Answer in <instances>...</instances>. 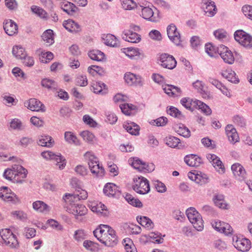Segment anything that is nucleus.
<instances>
[{"label":"nucleus","mask_w":252,"mask_h":252,"mask_svg":"<svg viewBox=\"0 0 252 252\" xmlns=\"http://www.w3.org/2000/svg\"><path fill=\"white\" fill-rule=\"evenodd\" d=\"M187 216L194 228L197 231H202L204 228L201 216L194 208L190 207L186 210Z\"/></svg>","instance_id":"f257e3e1"},{"label":"nucleus","mask_w":252,"mask_h":252,"mask_svg":"<svg viewBox=\"0 0 252 252\" xmlns=\"http://www.w3.org/2000/svg\"><path fill=\"white\" fill-rule=\"evenodd\" d=\"M84 157L88 160L90 169L93 174L97 177H102L104 175V169L100 164H96L95 166H91L93 162L98 161L97 158L92 152H86Z\"/></svg>","instance_id":"f03ea898"},{"label":"nucleus","mask_w":252,"mask_h":252,"mask_svg":"<svg viewBox=\"0 0 252 252\" xmlns=\"http://www.w3.org/2000/svg\"><path fill=\"white\" fill-rule=\"evenodd\" d=\"M132 186L133 190L140 194H147L150 190L148 180L143 177L135 178Z\"/></svg>","instance_id":"7ed1b4c3"},{"label":"nucleus","mask_w":252,"mask_h":252,"mask_svg":"<svg viewBox=\"0 0 252 252\" xmlns=\"http://www.w3.org/2000/svg\"><path fill=\"white\" fill-rule=\"evenodd\" d=\"M99 242L108 247H114L118 242V237L116 231L111 227L109 228L107 233H105L103 239L99 240Z\"/></svg>","instance_id":"20e7f679"},{"label":"nucleus","mask_w":252,"mask_h":252,"mask_svg":"<svg viewBox=\"0 0 252 252\" xmlns=\"http://www.w3.org/2000/svg\"><path fill=\"white\" fill-rule=\"evenodd\" d=\"M234 38L242 46L251 48L252 47V36L242 30H238L235 32Z\"/></svg>","instance_id":"39448f33"},{"label":"nucleus","mask_w":252,"mask_h":252,"mask_svg":"<svg viewBox=\"0 0 252 252\" xmlns=\"http://www.w3.org/2000/svg\"><path fill=\"white\" fill-rule=\"evenodd\" d=\"M232 243L234 247L238 251L242 252H248L252 247L251 241L247 238H241L234 236Z\"/></svg>","instance_id":"423d86ee"},{"label":"nucleus","mask_w":252,"mask_h":252,"mask_svg":"<svg viewBox=\"0 0 252 252\" xmlns=\"http://www.w3.org/2000/svg\"><path fill=\"white\" fill-rule=\"evenodd\" d=\"M72 203L70 202V205L66 207V211L74 215L76 219L81 220L79 217L87 214V209L83 205Z\"/></svg>","instance_id":"0eeeda50"},{"label":"nucleus","mask_w":252,"mask_h":252,"mask_svg":"<svg viewBox=\"0 0 252 252\" xmlns=\"http://www.w3.org/2000/svg\"><path fill=\"white\" fill-rule=\"evenodd\" d=\"M159 64L164 68L173 69L176 66L177 62L173 56L168 54H161L158 58Z\"/></svg>","instance_id":"6e6552de"},{"label":"nucleus","mask_w":252,"mask_h":252,"mask_svg":"<svg viewBox=\"0 0 252 252\" xmlns=\"http://www.w3.org/2000/svg\"><path fill=\"white\" fill-rule=\"evenodd\" d=\"M42 157L47 160H54L57 162V165L59 166L60 169H63L66 162L65 159L60 154L56 155L51 151H44L41 153Z\"/></svg>","instance_id":"1a4fd4ad"},{"label":"nucleus","mask_w":252,"mask_h":252,"mask_svg":"<svg viewBox=\"0 0 252 252\" xmlns=\"http://www.w3.org/2000/svg\"><path fill=\"white\" fill-rule=\"evenodd\" d=\"M88 197V192L82 189L77 190V192L73 194H65L63 199L66 202L75 203L80 200H85Z\"/></svg>","instance_id":"9d476101"},{"label":"nucleus","mask_w":252,"mask_h":252,"mask_svg":"<svg viewBox=\"0 0 252 252\" xmlns=\"http://www.w3.org/2000/svg\"><path fill=\"white\" fill-rule=\"evenodd\" d=\"M0 235L5 244L10 248H15L16 237L13 232L8 228L3 229L0 231Z\"/></svg>","instance_id":"9b49d317"},{"label":"nucleus","mask_w":252,"mask_h":252,"mask_svg":"<svg viewBox=\"0 0 252 252\" xmlns=\"http://www.w3.org/2000/svg\"><path fill=\"white\" fill-rule=\"evenodd\" d=\"M166 31L170 40L176 45H180L181 44L182 40L181 35L177 31L176 26L173 24H171L167 26Z\"/></svg>","instance_id":"f8f14e48"},{"label":"nucleus","mask_w":252,"mask_h":252,"mask_svg":"<svg viewBox=\"0 0 252 252\" xmlns=\"http://www.w3.org/2000/svg\"><path fill=\"white\" fill-rule=\"evenodd\" d=\"M212 227L217 231L223 233L226 235L231 234L233 232L232 227L227 223L219 220H214L211 222Z\"/></svg>","instance_id":"ddd939ff"},{"label":"nucleus","mask_w":252,"mask_h":252,"mask_svg":"<svg viewBox=\"0 0 252 252\" xmlns=\"http://www.w3.org/2000/svg\"><path fill=\"white\" fill-rule=\"evenodd\" d=\"M218 52L225 63L230 64L234 63V57L233 55L227 47L224 45L221 46L218 49Z\"/></svg>","instance_id":"4468645a"},{"label":"nucleus","mask_w":252,"mask_h":252,"mask_svg":"<svg viewBox=\"0 0 252 252\" xmlns=\"http://www.w3.org/2000/svg\"><path fill=\"white\" fill-rule=\"evenodd\" d=\"M124 79L129 86H142L143 85L141 77L131 72L126 73L124 75Z\"/></svg>","instance_id":"2eb2a0df"},{"label":"nucleus","mask_w":252,"mask_h":252,"mask_svg":"<svg viewBox=\"0 0 252 252\" xmlns=\"http://www.w3.org/2000/svg\"><path fill=\"white\" fill-rule=\"evenodd\" d=\"M25 105L32 111L44 112L45 111L44 105L35 98H31L29 101L25 102Z\"/></svg>","instance_id":"dca6fc26"},{"label":"nucleus","mask_w":252,"mask_h":252,"mask_svg":"<svg viewBox=\"0 0 252 252\" xmlns=\"http://www.w3.org/2000/svg\"><path fill=\"white\" fill-rule=\"evenodd\" d=\"M131 165L136 169L141 172H150L153 170L154 165H151L147 164L146 163L143 162L137 158H133Z\"/></svg>","instance_id":"f3484780"},{"label":"nucleus","mask_w":252,"mask_h":252,"mask_svg":"<svg viewBox=\"0 0 252 252\" xmlns=\"http://www.w3.org/2000/svg\"><path fill=\"white\" fill-rule=\"evenodd\" d=\"M147 4V3H146L145 6L140 5L142 17L149 21L156 22L158 21L157 18L154 15L153 9L149 5L146 6Z\"/></svg>","instance_id":"a211bd4d"},{"label":"nucleus","mask_w":252,"mask_h":252,"mask_svg":"<svg viewBox=\"0 0 252 252\" xmlns=\"http://www.w3.org/2000/svg\"><path fill=\"white\" fill-rule=\"evenodd\" d=\"M225 132L230 143L234 144L239 141L238 134L233 126L228 125L225 127Z\"/></svg>","instance_id":"6ab92c4d"},{"label":"nucleus","mask_w":252,"mask_h":252,"mask_svg":"<svg viewBox=\"0 0 252 252\" xmlns=\"http://www.w3.org/2000/svg\"><path fill=\"white\" fill-rule=\"evenodd\" d=\"M122 37L125 41L131 43H138L141 40V36L139 34L130 31H124Z\"/></svg>","instance_id":"aec40b11"},{"label":"nucleus","mask_w":252,"mask_h":252,"mask_svg":"<svg viewBox=\"0 0 252 252\" xmlns=\"http://www.w3.org/2000/svg\"><path fill=\"white\" fill-rule=\"evenodd\" d=\"M63 25L66 30L72 33H76L81 31V27L80 25L71 19L64 21Z\"/></svg>","instance_id":"412c9836"},{"label":"nucleus","mask_w":252,"mask_h":252,"mask_svg":"<svg viewBox=\"0 0 252 252\" xmlns=\"http://www.w3.org/2000/svg\"><path fill=\"white\" fill-rule=\"evenodd\" d=\"M185 162L189 166L197 167L202 163V158L195 155H187L184 158Z\"/></svg>","instance_id":"4be33fe9"},{"label":"nucleus","mask_w":252,"mask_h":252,"mask_svg":"<svg viewBox=\"0 0 252 252\" xmlns=\"http://www.w3.org/2000/svg\"><path fill=\"white\" fill-rule=\"evenodd\" d=\"M213 201L216 206L222 209H227L228 204L224 200L222 194L216 193L214 195Z\"/></svg>","instance_id":"5701e85b"},{"label":"nucleus","mask_w":252,"mask_h":252,"mask_svg":"<svg viewBox=\"0 0 252 252\" xmlns=\"http://www.w3.org/2000/svg\"><path fill=\"white\" fill-rule=\"evenodd\" d=\"M90 208L93 212L101 214L103 216H107L108 214L106 207L101 202H92L90 205Z\"/></svg>","instance_id":"b1692460"},{"label":"nucleus","mask_w":252,"mask_h":252,"mask_svg":"<svg viewBox=\"0 0 252 252\" xmlns=\"http://www.w3.org/2000/svg\"><path fill=\"white\" fill-rule=\"evenodd\" d=\"M102 39L104 43L107 46L114 47L119 46V42L117 38L113 34H103Z\"/></svg>","instance_id":"393cba45"},{"label":"nucleus","mask_w":252,"mask_h":252,"mask_svg":"<svg viewBox=\"0 0 252 252\" xmlns=\"http://www.w3.org/2000/svg\"><path fill=\"white\" fill-rule=\"evenodd\" d=\"M37 144L42 147L51 148L54 145V140L49 135H41L38 138Z\"/></svg>","instance_id":"a878e982"},{"label":"nucleus","mask_w":252,"mask_h":252,"mask_svg":"<svg viewBox=\"0 0 252 252\" xmlns=\"http://www.w3.org/2000/svg\"><path fill=\"white\" fill-rule=\"evenodd\" d=\"M221 74L224 78L232 83L236 84L239 82L238 78L236 77L235 72L230 68L222 70Z\"/></svg>","instance_id":"bb28decb"},{"label":"nucleus","mask_w":252,"mask_h":252,"mask_svg":"<svg viewBox=\"0 0 252 252\" xmlns=\"http://www.w3.org/2000/svg\"><path fill=\"white\" fill-rule=\"evenodd\" d=\"M197 99L193 100L190 98H183L181 100V103L187 109L193 111L195 108H197Z\"/></svg>","instance_id":"cd10ccee"},{"label":"nucleus","mask_w":252,"mask_h":252,"mask_svg":"<svg viewBox=\"0 0 252 252\" xmlns=\"http://www.w3.org/2000/svg\"><path fill=\"white\" fill-rule=\"evenodd\" d=\"M28 174L27 170L21 165H17V184H22Z\"/></svg>","instance_id":"c85d7f7f"},{"label":"nucleus","mask_w":252,"mask_h":252,"mask_svg":"<svg viewBox=\"0 0 252 252\" xmlns=\"http://www.w3.org/2000/svg\"><path fill=\"white\" fill-rule=\"evenodd\" d=\"M111 228V227L109 226V225L100 224L98 227L94 230V235L99 241V240L103 239L105 232L106 231V233H107L108 230Z\"/></svg>","instance_id":"c756f323"},{"label":"nucleus","mask_w":252,"mask_h":252,"mask_svg":"<svg viewBox=\"0 0 252 252\" xmlns=\"http://www.w3.org/2000/svg\"><path fill=\"white\" fill-rule=\"evenodd\" d=\"M3 29L6 34L12 36L16 33V23L11 20H7L4 23Z\"/></svg>","instance_id":"7c9ffc66"},{"label":"nucleus","mask_w":252,"mask_h":252,"mask_svg":"<svg viewBox=\"0 0 252 252\" xmlns=\"http://www.w3.org/2000/svg\"><path fill=\"white\" fill-rule=\"evenodd\" d=\"M103 192L108 196L113 197L118 192V190L117 186L115 184L107 183L104 187Z\"/></svg>","instance_id":"2f4dec72"},{"label":"nucleus","mask_w":252,"mask_h":252,"mask_svg":"<svg viewBox=\"0 0 252 252\" xmlns=\"http://www.w3.org/2000/svg\"><path fill=\"white\" fill-rule=\"evenodd\" d=\"M231 169L235 176L244 178L246 175V171L242 165L239 163H235L231 166Z\"/></svg>","instance_id":"473e14b6"},{"label":"nucleus","mask_w":252,"mask_h":252,"mask_svg":"<svg viewBox=\"0 0 252 252\" xmlns=\"http://www.w3.org/2000/svg\"><path fill=\"white\" fill-rule=\"evenodd\" d=\"M137 220L138 222L142 226L151 229L154 227V224L153 221L149 218L145 216L137 217Z\"/></svg>","instance_id":"72a5a7b5"},{"label":"nucleus","mask_w":252,"mask_h":252,"mask_svg":"<svg viewBox=\"0 0 252 252\" xmlns=\"http://www.w3.org/2000/svg\"><path fill=\"white\" fill-rule=\"evenodd\" d=\"M61 8L69 15H74L77 9V7L72 3L67 2L61 5Z\"/></svg>","instance_id":"f704fd0d"},{"label":"nucleus","mask_w":252,"mask_h":252,"mask_svg":"<svg viewBox=\"0 0 252 252\" xmlns=\"http://www.w3.org/2000/svg\"><path fill=\"white\" fill-rule=\"evenodd\" d=\"M34 210L41 213L47 212L49 211V207L44 202L36 201L32 203Z\"/></svg>","instance_id":"c9c22d12"},{"label":"nucleus","mask_w":252,"mask_h":252,"mask_svg":"<svg viewBox=\"0 0 252 252\" xmlns=\"http://www.w3.org/2000/svg\"><path fill=\"white\" fill-rule=\"evenodd\" d=\"M10 189L6 187H3L1 188L0 190V197L4 201L7 202L14 201L13 197L10 194L9 191Z\"/></svg>","instance_id":"e433bc0d"},{"label":"nucleus","mask_w":252,"mask_h":252,"mask_svg":"<svg viewBox=\"0 0 252 252\" xmlns=\"http://www.w3.org/2000/svg\"><path fill=\"white\" fill-rule=\"evenodd\" d=\"M123 126L131 135H136L139 134V127L134 123L125 124Z\"/></svg>","instance_id":"4c0bfd02"},{"label":"nucleus","mask_w":252,"mask_h":252,"mask_svg":"<svg viewBox=\"0 0 252 252\" xmlns=\"http://www.w3.org/2000/svg\"><path fill=\"white\" fill-rule=\"evenodd\" d=\"M88 56L93 60L96 61H102L104 57V54L98 50H93L88 53Z\"/></svg>","instance_id":"58836bf2"},{"label":"nucleus","mask_w":252,"mask_h":252,"mask_svg":"<svg viewBox=\"0 0 252 252\" xmlns=\"http://www.w3.org/2000/svg\"><path fill=\"white\" fill-rule=\"evenodd\" d=\"M165 141L166 144L171 148H178V149L180 148V140L176 137L172 136L167 137Z\"/></svg>","instance_id":"ea45409f"},{"label":"nucleus","mask_w":252,"mask_h":252,"mask_svg":"<svg viewBox=\"0 0 252 252\" xmlns=\"http://www.w3.org/2000/svg\"><path fill=\"white\" fill-rule=\"evenodd\" d=\"M64 139L66 142L70 144L79 145V141L77 137L71 131H66L64 133Z\"/></svg>","instance_id":"a19ab883"},{"label":"nucleus","mask_w":252,"mask_h":252,"mask_svg":"<svg viewBox=\"0 0 252 252\" xmlns=\"http://www.w3.org/2000/svg\"><path fill=\"white\" fill-rule=\"evenodd\" d=\"M193 87L198 90V92L202 95L203 97L208 96L207 92L205 90L204 84L201 81L197 80L193 83Z\"/></svg>","instance_id":"79ce46f5"},{"label":"nucleus","mask_w":252,"mask_h":252,"mask_svg":"<svg viewBox=\"0 0 252 252\" xmlns=\"http://www.w3.org/2000/svg\"><path fill=\"white\" fill-rule=\"evenodd\" d=\"M175 130L180 135L188 138L190 136V131L189 129L184 125L180 124L175 127Z\"/></svg>","instance_id":"37998d69"},{"label":"nucleus","mask_w":252,"mask_h":252,"mask_svg":"<svg viewBox=\"0 0 252 252\" xmlns=\"http://www.w3.org/2000/svg\"><path fill=\"white\" fill-rule=\"evenodd\" d=\"M41 85L43 87L53 91L57 90L58 88V84L55 81L47 78L42 80Z\"/></svg>","instance_id":"c03bdc74"},{"label":"nucleus","mask_w":252,"mask_h":252,"mask_svg":"<svg viewBox=\"0 0 252 252\" xmlns=\"http://www.w3.org/2000/svg\"><path fill=\"white\" fill-rule=\"evenodd\" d=\"M216 11L217 8L214 2L209 1L206 3V7L204 9L206 16L212 17L216 13Z\"/></svg>","instance_id":"a18cd8bd"},{"label":"nucleus","mask_w":252,"mask_h":252,"mask_svg":"<svg viewBox=\"0 0 252 252\" xmlns=\"http://www.w3.org/2000/svg\"><path fill=\"white\" fill-rule=\"evenodd\" d=\"M53 35V31L52 30L49 29L43 32L42 38L44 41L50 45L54 42Z\"/></svg>","instance_id":"49530a36"},{"label":"nucleus","mask_w":252,"mask_h":252,"mask_svg":"<svg viewBox=\"0 0 252 252\" xmlns=\"http://www.w3.org/2000/svg\"><path fill=\"white\" fill-rule=\"evenodd\" d=\"M126 252H137L131 240L128 238L124 239L123 242Z\"/></svg>","instance_id":"de8ad7c7"},{"label":"nucleus","mask_w":252,"mask_h":252,"mask_svg":"<svg viewBox=\"0 0 252 252\" xmlns=\"http://www.w3.org/2000/svg\"><path fill=\"white\" fill-rule=\"evenodd\" d=\"M196 103H197V108L200 109L205 115H210L211 114V109L205 103L198 100H197Z\"/></svg>","instance_id":"09e8293b"},{"label":"nucleus","mask_w":252,"mask_h":252,"mask_svg":"<svg viewBox=\"0 0 252 252\" xmlns=\"http://www.w3.org/2000/svg\"><path fill=\"white\" fill-rule=\"evenodd\" d=\"M205 52L211 57H215L218 56L217 51L218 50L215 46H213L211 43L206 44L205 46Z\"/></svg>","instance_id":"8fccbe9b"},{"label":"nucleus","mask_w":252,"mask_h":252,"mask_svg":"<svg viewBox=\"0 0 252 252\" xmlns=\"http://www.w3.org/2000/svg\"><path fill=\"white\" fill-rule=\"evenodd\" d=\"M122 112L126 115H130L131 111L135 109V106L131 104L124 103L120 105Z\"/></svg>","instance_id":"3c124183"},{"label":"nucleus","mask_w":252,"mask_h":252,"mask_svg":"<svg viewBox=\"0 0 252 252\" xmlns=\"http://www.w3.org/2000/svg\"><path fill=\"white\" fill-rule=\"evenodd\" d=\"M31 10L33 13L40 18H46L47 12L42 8L35 5H33L31 7Z\"/></svg>","instance_id":"603ef678"},{"label":"nucleus","mask_w":252,"mask_h":252,"mask_svg":"<svg viewBox=\"0 0 252 252\" xmlns=\"http://www.w3.org/2000/svg\"><path fill=\"white\" fill-rule=\"evenodd\" d=\"M123 8L126 10H131L136 7V3L133 0H121Z\"/></svg>","instance_id":"864d4df0"},{"label":"nucleus","mask_w":252,"mask_h":252,"mask_svg":"<svg viewBox=\"0 0 252 252\" xmlns=\"http://www.w3.org/2000/svg\"><path fill=\"white\" fill-rule=\"evenodd\" d=\"M36 232L34 228L26 227L24 229L23 234L26 238L30 239L35 236Z\"/></svg>","instance_id":"5fc2aeb1"},{"label":"nucleus","mask_w":252,"mask_h":252,"mask_svg":"<svg viewBox=\"0 0 252 252\" xmlns=\"http://www.w3.org/2000/svg\"><path fill=\"white\" fill-rule=\"evenodd\" d=\"M153 185L158 192L163 193L165 192L166 190V187L164 184L158 180H155L153 181Z\"/></svg>","instance_id":"6e6d98bb"},{"label":"nucleus","mask_w":252,"mask_h":252,"mask_svg":"<svg viewBox=\"0 0 252 252\" xmlns=\"http://www.w3.org/2000/svg\"><path fill=\"white\" fill-rule=\"evenodd\" d=\"M80 135L85 141L89 143L93 142L94 139V135L88 130L83 131Z\"/></svg>","instance_id":"4d7b16f0"},{"label":"nucleus","mask_w":252,"mask_h":252,"mask_svg":"<svg viewBox=\"0 0 252 252\" xmlns=\"http://www.w3.org/2000/svg\"><path fill=\"white\" fill-rule=\"evenodd\" d=\"M53 54L50 52L42 53L41 56L40 57V61L43 63H47L53 59Z\"/></svg>","instance_id":"13d9d810"},{"label":"nucleus","mask_w":252,"mask_h":252,"mask_svg":"<svg viewBox=\"0 0 252 252\" xmlns=\"http://www.w3.org/2000/svg\"><path fill=\"white\" fill-rule=\"evenodd\" d=\"M76 84L78 86L84 87L87 85L88 80L86 76L79 75L75 79Z\"/></svg>","instance_id":"bf43d9fd"},{"label":"nucleus","mask_w":252,"mask_h":252,"mask_svg":"<svg viewBox=\"0 0 252 252\" xmlns=\"http://www.w3.org/2000/svg\"><path fill=\"white\" fill-rule=\"evenodd\" d=\"M88 71L93 76H94L96 74L101 75L103 72L102 69L100 66L97 65H92L88 67Z\"/></svg>","instance_id":"052dcab7"},{"label":"nucleus","mask_w":252,"mask_h":252,"mask_svg":"<svg viewBox=\"0 0 252 252\" xmlns=\"http://www.w3.org/2000/svg\"><path fill=\"white\" fill-rule=\"evenodd\" d=\"M150 237L158 244L162 243L163 239L161 236V234L158 232H151L149 235Z\"/></svg>","instance_id":"680f3d73"},{"label":"nucleus","mask_w":252,"mask_h":252,"mask_svg":"<svg viewBox=\"0 0 252 252\" xmlns=\"http://www.w3.org/2000/svg\"><path fill=\"white\" fill-rule=\"evenodd\" d=\"M214 247L219 251H222L227 248V245L224 241L220 239L216 240L214 242Z\"/></svg>","instance_id":"e2e57ef3"},{"label":"nucleus","mask_w":252,"mask_h":252,"mask_svg":"<svg viewBox=\"0 0 252 252\" xmlns=\"http://www.w3.org/2000/svg\"><path fill=\"white\" fill-rule=\"evenodd\" d=\"M129 58L132 59L136 56H139V49L137 48H128L126 53Z\"/></svg>","instance_id":"0e129e2a"},{"label":"nucleus","mask_w":252,"mask_h":252,"mask_svg":"<svg viewBox=\"0 0 252 252\" xmlns=\"http://www.w3.org/2000/svg\"><path fill=\"white\" fill-rule=\"evenodd\" d=\"M149 35L151 38L153 40L160 41L162 39L160 32L156 30H152L149 33Z\"/></svg>","instance_id":"69168bd1"},{"label":"nucleus","mask_w":252,"mask_h":252,"mask_svg":"<svg viewBox=\"0 0 252 252\" xmlns=\"http://www.w3.org/2000/svg\"><path fill=\"white\" fill-rule=\"evenodd\" d=\"M97 245V243H94L91 241L89 240H85L83 242V246L88 250L91 251H95L96 245Z\"/></svg>","instance_id":"338daca9"},{"label":"nucleus","mask_w":252,"mask_h":252,"mask_svg":"<svg viewBox=\"0 0 252 252\" xmlns=\"http://www.w3.org/2000/svg\"><path fill=\"white\" fill-rule=\"evenodd\" d=\"M242 10L244 14L248 18L252 20V6L245 5L242 7Z\"/></svg>","instance_id":"774afa93"}]
</instances>
